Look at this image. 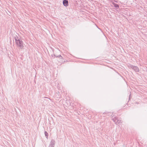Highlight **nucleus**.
<instances>
[{
	"label": "nucleus",
	"instance_id": "obj_1",
	"mask_svg": "<svg viewBox=\"0 0 147 147\" xmlns=\"http://www.w3.org/2000/svg\"><path fill=\"white\" fill-rule=\"evenodd\" d=\"M14 39L15 40V43L17 46L21 49H23L24 46L22 41L21 40L20 38L18 37L17 36L14 37Z\"/></svg>",
	"mask_w": 147,
	"mask_h": 147
},
{
	"label": "nucleus",
	"instance_id": "obj_2",
	"mask_svg": "<svg viewBox=\"0 0 147 147\" xmlns=\"http://www.w3.org/2000/svg\"><path fill=\"white\" fill-rule=\"evenodd\" d=\"M113 120L117 125L119 124L120 123H121V120L118 119L117 117H115L113 119Z\"/></svg>",
	"mask_w": 147,
	"mask_h": 147
},
{
	"label": "nucleus",
	"instance_id": "obj_3",
	"mask_svg": "<svg viewBox=\"0 0 147 147\" xmlns=\"http://www.w3.org/2000/svg\"><path fill=\"white\" fill-rule=\"evenodd\" d=\"M130 67L135 71L137 72L139 71V68L137 67L136 66H134L132 65H131Z\"/></svg>",
	"mask_w": 147,
	"mask_h": 147
},
{
	"label": "nucleus",
	"instance_id": "obj_4",
	"mask_svg": "<svg viewBox=\"0 0 147 147\" xmlns=\"http://www.w3.org/2000/svg\"><path fill=\"white\" fill-rule=\"evenodd\" d=\"M55 140H52L49 146V147H54L55 144Z\"/></svg>",
	"mask_w": 147,
	"mask_h": 147
},
{
	"label": "nucleus",
	"instance_id": "obj_5",
	"mask_svg": "<svg viewBox=\"0 0 147 147\" xmlns=\"http://www.w3.org/2000/svg\"><path fill=\"white\" fill-rule=\"evenodd\" d=\"M63 5L65 7H67L68 5V1L67 0H64L63 1Z\"/></svg>",
	"mask_w": 147,
	"mask_h": 147
},
{
	"label": "nucleus",
	"instance_id": "obj_6",
	"mask_svg": "<svg viewBox=\"0 0 147 147\" xmlns=\"http://www.w3.org/2000/svg\"><path fill=\"white\" fill-rule=\"evenodd\" d=\"M114 6L115 7H119V6L118 5L116 4H115V3H113Z\"/></svg>",
	"mask_w": 147,
	"mask_h": 147
},
{
	"label": "nucleus",
	"instance_id": "obj_7",
	"mask_svg": "<svg viewBox=\"0 0 147 147\" xmlns=\"http://www.w3.org/2000/svg\"><path fill=\"white\" fill-rule=\"evenodd\" d=\"M45 136L47 138V137L48 136V135L47 132L46 131H45Z\"/></svg>",
	"mask_w": 147,
	"mask_h": 147
},
{
	"label": "nucleus",
	"instance_id": "obj_8",
	"mask_svg": "<svg viewBox=\"0 0 147 147\" xmlns=\"http://www.w3.org/2000/svg\"><path fill=\"white\" fill-rule=\"evenodd\" d=\"M57 57H59V58H61V59H62L63 58V57H62V56H61V55H59Z\"/></svg>",
	"mask_w": 147,
	"mask_h": 147
}]
</instances>
